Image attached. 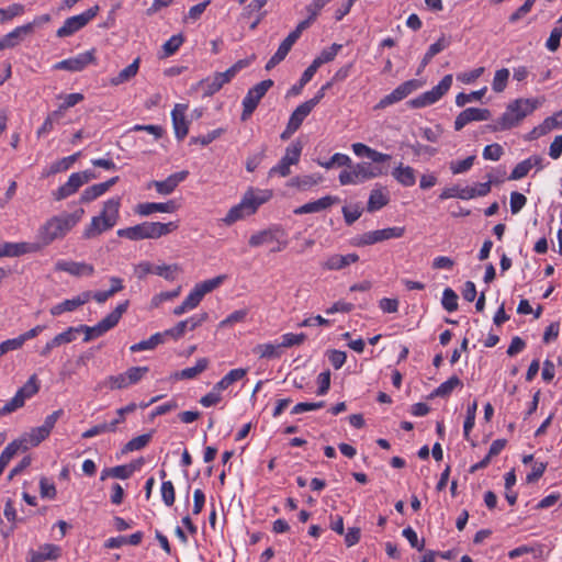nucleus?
<instances>
[{
  "instance_id": "e2e57ef3",
  "label": "nucleus",
  "mask_w": 562,
  "mask_h": 562,
  "mask_svg": "<svg viewBox=\"0 0 562 562\" xmlns=\"http://www.w3.org/2000/svg\"><path fill=\"white\" fill-rule=\"evenodd\" d=\"M531 169V160H522L515 166L513 171L510 172L508 179L509 180H519L528 175Z\"/></svg>"
},
{
  "instance_id": "39448f33",
  "label": "nucleus",
  "mask_w": 562,
  "mask_h": 562,
  "mask_svg": "<svg viewBox=\"0 0 562 562\" xmlns=\"http://www.w3.org/2000/svg\"><path fill=\"white\" fill-rule=\"evenodd\" d=\"M128 304V301H124L123 303L119 304L110 314H108L94 326L79 325L77 327H72L74 336L76 337V334L83 333L85 342L101 337L119 324L122 315L127 311Z\"/></svg>"
},
{
  "instance_id": "c03bdc74",
  "label": "nucleus",
  "mask_w": 562,
  "mask_h": 562,
  "mask_svg": "<svg viewBox=\"0 0 562 562\" xmlns=\"http://www.w3.org/2000/svg\"><path fill=\"white\" fill-rule=\"evenodd\" d=\"M225 279H226V276H224V274L217 276L215 278H212V279H209V280H205L203 282L195 284V288L199 290V292L204 297L205 294H207V293L212 292L213 290H215L216 288H218L225 281Z\"/></svg>"
},
{
  "instance_id": "6e6552de",
  "label": "nucleus",
  "mask_w": 562,
  "mask_h": 562,
  "mask_svg": "<svg viewBox=\"0 0 562 562\" xmlns=\"http://www.w3.org/2000/svg\"><path fill=\"white\" fill-rule=\"evenodd\" d=\"M451 85L452 75H446L431 90L426 91L409 100L407 104L413 109H420L431 105L440 100L449 91Z\"/></svg>"
},
{
  "instance_id": "5701e85b",
  "label": "nucleus",
  "mask_w": 562,
  "mask_h": 562,
  "mask_svg": "<svg viewBox=\"0 0 562 562\" xmlns=\"http://www.w3.org/2000/svg\"><path fill=\"white\" fill-rule=\"evenodd\" d=\"M29 554V562H45L48 560H57L60 557V548L56 544L46 543L40 547L38 550H31Z\"/></svg>"
},
{
  "instance_id": "9b49d317",
  "label": "nucleus",
  "mask_w": 562,
  "mask_h": 562,
  "mask_svg": "<svg viewBox=\"0 0 562 562\" xmlns=\"http://www.w3.org/2000/svg\"><path fill=\"white\" fill-rule=\"evenodd\" d=\"M302 150L303 145L301 142L296 140L291 143L286 147L284 156L269 170V176L279 175L280 177H288L291 173L290 167L300 161Z\"/></svg>"
},
{
  "instance_id": "a19ab883",
  "label": "nucleus",
  "mask_w": 562,
  "mask_h": 562,
  "mask_svg": "<svg viewBox=\"0 0 562 562\" xmlns=\"http://www.w3.org/2000/svg\"><path fill=\"white\" fill-rule=\"evenodd\" d=\"M292 44H290L288 41L283 40V42L279 45L278 50L276 54L267 61L266 69L271 70L277 65H279L289 54V52L292 48Z\"/></svg>"
},
{
  "instance_id": "1a4fd4ad",
  "label": "nucleus",
  "mask_w": 562,
  "mask_h": 562,
  "mask_svg": "<svg viewBox=\"0 0 562 562\" xmlns=\"http://www.w3.org/2000/svg\"><path fill=\"white\" fill-rule=\"evenodd\" d=\"M273 86V80L266 79L257 85H255L252 88H250L245 95L243 100V112L240 115V120L243 122L247 121L255 110L257 109L259 102L261 99L266 95L268 90Z\"/></svg>"
},
{
  "instance_id": "2f4dec72",
  "label": "nucleus",
  "mask_w": 562,
  "mask_h": 562,
  "mask_svg": "<svg viewBox=\"0 0 562 562\" xmlns=\"http://www.w3.org/2000/svg\"><path fill=\"white\" fill-rule=\"evenodd\" d=\"M31 26L30 25H21L15 27L10 33L5 34L1 37L2 43L5 48L15 47L23 38V36L30 34Z\"/></svg>"
},
{
  "instance_id": "8fccbe9b",
  "label": "nucleus",
  "mask_w": 562,
  "mask_h": 562,
  "mask_svg": "<svg viewBox=\"0 0 562 562\" xmlns=\"http://www.w3.org/2000/svg\"><path fill=\"white\" fill-rule=\"evenodd\" d=\"M180 272V268L178 265H162L155 267L154 273L165 278L168 281H173L178 273Z\"/></svg>"
},
{
  "instance_id": "c85d7f7f",
  "label": "nucleus",
  "mask_w": 562,
  "mask_h": 562,
  "mask_svg": "<svg viewBox=\"0 0 562 562\" xmlns=\"http://www.w3.org/2000/svg\"><path fill=\"white\" fill-rule=\"evenodd\" d=\"M139 63H140L139 57L134 59V61L132 64H130L127 67L122 69L116 76H114L110 79V85L116 87L122 83L128 82L131 79H133L137 75L138 69H139Z\"/></svg>"
},
{
  "instance_id": "7ed1b4c3",
  "label": "nucleus",
  "mask_w": 562,
  "mask_h": 562,
  "mask_svg": "<svg viewBox=\"0 0 562 562\" xmlns=\"http://www.w3.org/2000/svg\"><path fill=\"white\" fill-rule=\"evenodd\" d=\"M121 198H112L104 202L103 209L98 216H93L91 223L83 231L82 237L91 239L105 231L111 229L119 220Z\"/></svg>"
},
{
  "instance_id": "3c124183",
  "label": "nucleus",
  "mask_w": 562,
  "mask_h": 562,
  "mask_svg": "<svg viewBox=\"0 0 562 562\" xmlns=\"http://www.w3.org/2000/svg\"><path fill=\"white\" fill-rule=\"evenodd\" d=\"M79 156H80V151H78L74 155H70L68 157H65L60 160L55 161L50 166L49 173L54 175V173L69 169L70 166L78 159Z\"/></svg>"
},
{
  "instance_id": "dca6fc26",
  "label": "nucleus",
  "mask_w": 562,
  "mask_h": 562,
  "mask_svg": "<svg viewBox=\"0 0 562 562\" xmlns=\"http://www.w3.org/2000/svg\"><path fill=\"white\" fill-rule=\"evenodd\" d=\"M56 271L67 272L70 276L80 278V277H89L94 273V267L87 262H78L71 260H58L55 263Z\"/></svg>"
},
{
  "instance_id": "aec40b11",
  "label": "nucleus",
  "mask_w": 562,
  "mask_h": 562,
  "mask_svg": "<svg viewBox=\"0 0 562 562\" xmlns=\"http://www.w3.org/2000/svg\"><path fill=\"white\" fill-rule=\"evenodd\" d=\"M178 209L177 203L173 200L168 202L158 203V202H145L139 203L135 206V213L140 216H148L155 212L161 213H173Z\"/></svg>"
},
{
  "instance_id": "f8f14e48",
  "label": "nucleus",
  "mask_w": 562,
  "mask_h": 562,
  "mask_svg": "<svg viewBox=\"0 0 562 562\" xmlns=\"http://www.w3.org/2000/svg\"><path fill=\"white\" fill-rule=\"evenodd\" d=\"M100 8L99 5H94L85 12L70 16L65 20L63 26H60L56 35L58 37H67L83 29L95 15L98 14Z\"/></svg>"
},
{
  "instance_id": "bb28decb",
  "label": "nucleus",
  "mask_w": 562,
  "mask_h": 562,
  "mask_svg": "<svg viewBox=\"0 0 562 562\" xmlns=\"http://www.w3.org/2000/svg\"><path fill=\"white\" fill-rule=\"evenodd\" d=\"M82 186V181L80 180V177L78 173H72L68 178V181L60 186L53 194L55 200L60 201L72 193H75L80 187Z\"/></svg>"
},
{
  "instance_id": "603ef678",
  "label": "nucleus",
  "mask_w": 562,
  "mask_h": 562,
  "mask_svg": "<svg viewBox=\"0 0 562 562\" xmlns=\"http://www.w3.org/2000/svg\"><path fill=\"white\" fill-rule=\"evenodd\" d=\"M441 304L443 308L448 312L456 311L458 308L457 293L450 288L445 289L442 293Z\"/></svg>"
},
{
  "instance_id": "4c0bfd02",
  "label": "nucleus",
  "mask_w": 562,
  "mask_h": 562,
  "mask_svg": "<svg viewBox=\"0 0 562 562\" xmlns=\"http://www.w3.org/2000/svg\"><path fill=\"white\" fill-rule=\"evenodd\" d=\"M451 198H458L461 200H470L473 199V194L470 191V187L460 188L459 186H453L450 188H446L439 195L440 200H447Z\"/></svg>"
},
{
  "instance_id": "6e6d98bb",
  "label": "nucleus",
  "mask_w": 562,
  "mask_h": 562,
  "mask_svg": "<svg viewBox=\"0 0 562 562\" xmlns=\"http://www.w3.org/2000/svg\"><path fill=\"white\" fill-rule=\"evenodd\" d=\"M104 193H105V191H104L103 187L101 186V183L93 184V186L87 188L86 190H83V192L81 193V196H80V202L89 203V202L95 200L97 198L101 196Z\"/></svg>"
},
{
  "instance_id": "69168bd1",
  "label": "nucleus",
  "mask_w": 562,
  "mask_h": 562,
  "mask_svg": "<svg viewBox=\"0 0 562 562\" xmlns=\"http://www.w3.org/2000/svg\"><path fill=\"white\" fill-rule=\"evenodd\" d=\"M161 497L167 506H172L176 499L175 487L171 481H164L161 484Z\"/></svg>"
},
{
  "instance_id": "338daca9",
  "label": "nucleus",
  "mask_w": 562,
  "mask_h": 562,
  "mask_svg": "<svg viewBox=\"0 0 562 562\" xmlns=\"http://www.w3.org/2000/svg\"><path fill=\"white\" fill-rule=\"evenodd\" d=\"M149 371L148 367H132L126 372L128 385L135 384Z\"/></svg>"
},
{
  "instance_id": "4d7b16f0",
  "label": "nucleus",
  "mask_w": 562,
  "mask_h": 562,
  "mask_svg": "<svg viewBox=\"0 0 562 562\" xmlns=\"http://www.w3.org/2000/svg\"><path fill=\"white\" fill-rule=\"evenodd\" d=\"M24 13V5L20 3H13L5 9H0V22L12 20L14 16Z\"/></svg>"
},
{
  "instance_id": "e433bc0d",
  "label": "nucleus",
  "mask_w": 562,
  "mask_h": 562,
  "mask_svg": "<svg viewBox=\"0 0 562 562\" xmlns=\"http://www.w3.org/2000/svg\"><path fill=\"white\" fill-rule=\"evenodd\" d=\"M164 342H165L164 334L162 333H156V334L151 335L148 339L142 340V341L137 342V344H134L133 346H131L130 349H131L132 352H138V351H144V350H153L158 345L164 344Z\"/></svg>"
},
{
  "instance_id": "4be33fe9",
  "label": "nucleus",
  "mask_w": 562,
  "mask_h": 562,
  "mask_svg": "<svg viewBox=\"0 0 562 562\" xmlns=\"http://www.w3.org/2000/svg\"><path fill=\"white\" fill-rule=\"evenodd\" d=\"M188 175L189 172L187 170H182L170 175L162 181H153V184L158 193L168 195L175 191L180 182L187 179Z\"/></svg>"
},
{
  "instance_id": "473e14b6",
  "label": "nucleus",
  "mask_w": 562,
  "mask_h": 562,
  "mask_svg": "<svg viewBox=\"0 0 562 562\" xmlns=\"http://www.w3.org/2000/svg\"><path fill=\"white\" fill-rule=\"evenodd\" d=\"M50 432H48L43 426L32 428L30 432H26L22 440L24 442V450L31 447L38 446L42 441H44Z\"/></svg>"
},
{
  "instance_id": "bf43d9fd",
  "label": "nucleus",
  "mask_w": 562,
  "mask_h": 562,
  "mask_svg": "<svg viewBox=\"0 0 562 562\" xmlns=\"http://www.w3.org/2000/svg\"><path fill=\"white\" fill-rule=\"evenodd\" d=\"M183 41H184V37L182 36V34L172 35L162 45V49H164L165 56L173 55L179 49V47L182 45Z\"/></svg>"
},
{
  "instance_id": "f3484780",
  "label": "nucleus",
  "mask_w": 562,
  "mask_h": 562,
  "mask_svg": "<svg viewBox=\"0 0 562 562\" xmlns=\"http://www.w3.org/2000/svg\"><path fill=\"white\" fill-rule=\"evenodd\" d=\"M231 80L226 71L215 72L213 76L202 79L199 82V87L203 91V97H211L218 92L224 85L231 82Z\"/></svg>"
},
{
  "instance_id": "49530a36",
  "label": "nucleus",
  "mask_w": 562,
  "mask_h": 562,
  "mask_svg": "<svg viewBox=\"0 0 562 562\" xmlns=\"http://www.w3.org/2000/svg\"><path fill=\"white\" fill-rule=\"evenodd\" d=\"M509 70L507 68L498 69L494 75L492 89L497 93L503 92L507 86Z\"/></svg>"
},
{
  "instance_id": "20e7f679",
  "label": "nucleus",
  "mask_w": 562,
  "mask_h": 562,
  "mask_svg": "<svg viewBox=\"0 0 562 562\" xmlns=\"http://www.w3.org/2000/svg\"><path fill=\"white\" fill-rule=\"evenodd\" d=\"M270 198L271 192L269 191H260L259 193H256L252 189H249L243 196L241 201L228 211L226 216L223 218V222L226 225H232L246 216L255 214L258 207L266 203Z\"/></svg>"
},
{
  "instance_id": "a211bd4d",
  "label": "nucleus",
  "mask_w": 562,
  "mask_h": 562,
  "mask_svg": "<svg viewBox=\"0 0 562 562\" xmlns=\"http://www.w3.org/2000/svg\"><path fill=\"white\" fill-rule=\"evenodd\" d=\"M187 109V104L178 103L171 112L172 125L178 140H182L189 132V122L186 119Z\"/></svg>"
},
{
  "instance_id": "58836bf2",
  "label": "nucleus",
  "mask_w": 562,
  "mask_h": 562,
  "mask_svg": "<svg viewBox=\"0 0 562 562\" xmlns=\"http://www.w3.org/2000/svg\"><path fill=\"white\" fill-rule=\"evenodd\" d=\"M322 181V176L316 175H306V176H299L294 177L289 181V186L296 187L300 190H307L314 186H316L318 182Z\"/></svg>"
},
{
  "instance_id": "7c9ffc66",
  "label": "nucleus",
  "mask_w": 562,
  "mask_h": 562,
  "mask_svg": "<svg viewBox=\"0 0 562 562\" xmlns=\"http://www.w3.org/2000/svg\"><path fill=\"white\" fill-rule=\"evenodd\" d=\"M449 42L445 36H441L436 43L431 44L424 55L420 65L417 69V75H420L425 67L430 63V60L440 52H442L446 47H448Z\"/></svg>"
},
{
  "instance_id": "774afa93",
  "label": "nucleus",
  "mask_w": 562,
  "mask_h": 562,
  "mask_svg": "<svg viewBox=\"0 0 562 562\" xmlns=\"http://www.w3.org/2000/svg\"><path fill=\"white\" fill-rule=\"evenodd\" d=\"M136 470V467L134 464H123V465H116L114 468H111L112 471V477L126 480Z\"/></svg>"
},
{
  "instance_id": "a18cd8bd",
  "label": "nucleus",
  "mask_w": 562,
  "mask_h": 562,
  "mask_svg": "<svg viewBox=\"0 0 562 562\" xmlns=\"http://www.w3.org/2000/svg\"><path fill=\"white\" fill-rule=\"evenodd\" d=\"M276 239V233L273 229H265L257 234H254L249 238V245L251 247H258L263 245L265 243H269Z\"/></svg>"
},
{
  "instance_id": "37998d69",
  "label": "nucleus",
  "mask_w": 562,
  "mask_h": 562,
  "mask_svg": "<svg viewBox=\"0 0 562 562\" xmlns=\"http://www.w3.org/2000/svg\"><path fill=\"white\" fill-rule=\"evenodd\" d=\"M151 439V434H144L131 439L123 448V452H132L145 448Z\"/></svg>"
},
{
  "instance_id": "6ab92c4d",
  "label": "nucleus",
  "mask_w": 562,
  "mask_h": 562,
  "mask_svg": "<svg viewBox=\"0 0 562 562\" xmlns=\"http://www.w3.org/2000/svg\"><path fill=\"white\" fill-rule=\"evenodd\" d=\"M40 249L38 243H4L0 248V257H19Z\"/></svg>"
},
{
  "instance_id": "09e8293b",
  "label": "nucleus",
  "mask_w": 562,
  "mask_h": 562,
  "mask_svg": "<svg viewBox=\"0 0 562 562\" xmlns=\"http://www.w3.org/2000/svg\"><path fill=\"white\" fill-rule=\"evenodd\" d=\"M248 308H241L229 314L226 318H224L220 324V328L229 327L236 323H243L246 321V317L248 315Z\"/></svg>"
},
{
  "instance_id": "0e129e2a",
  "label": "nucleus",
  "mask_w": 562,
  "mask_h": 562,
  "mask_svg": "<svg viewBox=\"0 0 562 562\" xmlns=\"http://www.w3.org/2000/svg\"><path fill=\"white\" fill-rule=\"evenodd\" d=\"M225 132L224 128H216V130H213L211 131L210 133H207L206 135H203V136H196V137H191L190 139V143L191 144H201L202 146H207L209 144H211L213 140H215L216 138H218L223 133Z\"/></svg>"
},
{
  "instance_id": "4468645a",
  "label": "nucleus",
  "mask_w": 562,
  "mask_h": 562,
  "mask_svg": "<svg viewBox=\"0 0 562 562\" xmlns=\"http://www.w3.org/2000/svg\"><path fill=\"white\" fill-rule=\"evenodd\" d=\"M94 61V50H88L81 54H78L75 57L64 59L59 63H57L54 68L59 70H67V71H81L83 70L89 64Z\"/></svg>"
},
{
  "instance_id": "680f3d73",
  "label": "nucleus",
  "mask_w": 562,
  "mask_h": 562,
  "mask_svg": "<svg viewBox=\"0 0 562 562\" xmlns=\"http://www.w3.org/2000/svg\"><path fill=\"white\" fill-rule=\"evenodd\" d=\"M78 307H79V305H78L76 299L74 297V299H70V300H65L64 302L54 305L50 308V314L53 316H57V315H60V314H63L65 312H72V311H75Z\"/></svg>"
},
{
  "instance_id": "a878e982",
  "label": "nucleus",
  "mask_w": 562,
  "mask_h": 562,
  "mask_svg": "<svg viewBox=\"0 0 562 562\" xmlns=\"http://www.w3.org/2000/svg\"><path fill=\"white\" fill-rule=\"evenodd\" d=\"M75 340L72 327H68L65 331L56 335L52 340L47 341L41 350V356L47 357L50 351L64 344H69Z\"/></svg>"
},
{
  "instance_id": "f704fd0d",
  "label": "nucleus",
  "mask_w": 562,
  "mask_h": 562,
  "mask_svg": "<svg viewBox=\"0 0 562 562\" xmlns=\"http://www.w3.org/2000/svg\"><path fill=\"white\" fill-rule=\"evenodd\" d=\"M462 385V381L457 376L452 375L449 378L446 382L441 383L437 389H435L429 398L434 397H447L449 396L452 391Z\"/></svg>"
},
{
  "instance_id": "5fc2aeb1",
  "label": "nucleus",
  "mask_w": 562,
  "mask_h": 562,
  "mask_svg": "<svg viewBox=\"0 0 562 562\" xmlns=\"http://www.w3.org/2000/svg\"><path fill=\"white\" fill-rule=\"evenodd\" d=\"M475 160V156H469L463 160L451 161L449 167L453 175L464 173L471 169Z\"/></svg>"
},
{
  "instance_id": "864d4df0",
  "label": "nucleus",
  "mask_w": 562,
  "mask_h": 562,
  "mask_svg": "<svg viewBox=\"0 0 562 562\" xmlns=\"http://www.w3.org/2000/svg\"><path fill=\"white\" fill-rule=\"evenodd\" d=\"M342 45L334 43L330 47L323 49L315 60L318 61L321 66L329 63L335 59Z\"/></svg>"
},
{
  "instance_id": "72a5a7b5",
  "label": "nucleus",
  "mask_w": 562,
  "mask_h": 562,
  "mask_svg": "<svg viewBox=\"0 0 562 562\" xmlns=\"http://www.w3.org/2000/svg\"><path fill=\"white\" fill-rule=\"evenodd\" d=\"M209 367L207 358L198 359L194 367L186 368L175 374L177 379L190 380L196 378L199 374L204 372Z\"/></svg>"
},
{
  "instance_id": "de8ad7c7",
  "label": "nucleus",
  "mask_w": 562,
  "mask_h": 562,
  "mask_svg": "<svg viewBox=\"0 0 562 562\" xmlns=\"http://www.w3.org/2000/svg\"><path fill=\"white\" fill-rule=\"evenodd\" d=\"M486 90H487V88L484 87L477 91H472L471 93L460 92L456 97V104L458 106H464L467 103L481 100L483 98V95L485 94Z\"/></svg>"
},
{
  "instance_id": "393cba45",
  "label": "nucleus",
  "mask_w": 562,
  "mask_h": 562,
  "mask_svg": "<svg viewBox=\"0 0 562 562\" xmlns=\"http://www.w3.org/2000/svg\"><path fill=\"white\" fill-rule=\"evenodd\" d=\"M352 150L358 157L366 156L375 164H383L391 159L390 155L372 149L362 143L352 144Z\"/></svg>"
},
{
  "instance_id": "cd10ccee",
  "label": "nucleus",
  "mask_w": 562,
  "mask_h": 562,
  "mask_svg": "<svg viewBox=\"0 0 562 562\" xmlns=\"http://www.w3.org/2000/svg\"><path fill=\"white\" fill-rule=\"evenodd\" d=\"M389 202L390 198L385 188L373 189L368 200L367 210L368 212H375L387 205Z\"/></svg>"
},
{
  "instance_id": "ddd939ff",
  "label": "nucleus",
  "mask_w": 562,
  "mask_h": 562,
  "mask_svg": "<svg viewBox=\"0 0 562 562\" xmlns=\"http://www.w3.org/2000/svg\"><path fill=\"white\" fill-rule=\"evenodd\" d=\"M422 87H423V81H420L418 79L407 80V81L401 83L391 93L383 97L379 101V103L375 105V109H385L389 105L397 103Z\"/></svg>"
},
{
  "instance_id": "c756f323",
  "label": "nucleus",
  "mask_w": 562,
  "mask_h": 562,
  "mask_svg": "<svg viewBox=\"0 0 562 562\" xmlns=\"http://www.w3.org/2000/svg\"><path fill=\"white\" fill-rule=\"evenodd\" d=\"M393 178L404 187H413L416 182L415 170L411 166L400 164L392 171Z\"/></svg>"
},
{
  "instance_id": "79ce46f5",
  "label": "nucleus",
  "mask_w": 562,
  "mask_h": 562,
  "mask_svg": "<svg viewBox=\"0 0 562 562\" xmlns=\"http://www.w3.org/2000/svg\"><path fill=\"white\" fill-rule=\"evenodd\" d=\"M405 233L404 227H387L374 231L376 243L384 241L391 238H401Z\"/></svg>"
},
{
  "instance_id": "412c9836",
  "label": "nucleus",
  "mask_w": 562,
  "mask_h": 562,
  "mask_svg": "<svg viewBox=\"0 0 562 562\" xmlns=\"http://www.w3.org/2000/svg\"><path fill=\"white\" fill-rule=\"evenodd\" d=\"M339 202L337 196L326 195L316 201L305 203L294 210V214L302 215L308 213H317L323 210L330 207L331 205Z\"/></svg>"
},
{
  "instance_id": "0eeeda50",
  "label": "nucleus",
  "mask_w": 562,
  "mask_h": 562,
  "mask_svg": "<svg viewBox=\"0 0 562 562\" xmlns=\"http://www.w3.org/2000/svg\"><path fill=\"white\" fill-rule=\"evenodd\" d=\"M70 229L71 227L63 214L50 217L37 232V243L41 245V249L50 245L56 239L64 238Z\"/></svg>"
},
{
  "instance_id": "c9c22d12",
  "label": "nucleus",
  "mask_w": 562,
  "mask_h": 562,
  "mask_svg": "<svg viewBox=\"0 0 562 562\" xmlns=\"http://www.w3.org/2000/svg\"><path fill=\"white\" fill-rule=\"evenodd\" d=\"M561 124L558 121L557 116H549L547 117L540 125L536 126L528 135V139H536L547 133H549L551 130L560 127Z\"/></svg>"
},
{
  "instance_id": "423d86ee",
  "label": "nucleus",
  "mask_w": 562,
  "mask_h": 562,
  "mask_svg": "<svg viewBox=\"0 0 562 562\" xmlns=\"http://www.w3.org/2000/svg\"><path fill=\"white\" fill-rule=\"evenodd\" d=\"M386 173V167L373 166L371 162H360L355 165L351 170H342L339 175V182L342 186L357 184Z\"/></svg>"
},
{
  "instance_id": "ea45409f",
  "label": "nucleus",
  "mask_w": 562,
  "mask_h": 562,
  "mask_svg": "<svg viewBox=\"0 0 562 562\" xmlns=\"http://www.w3.org/2000/svg\"><path fill=\"white\" fill-rule=\"evenodd\" d=\"M254 352L260 358L274 359L281 356L282 350L280 345L261 344L255 347Z\"/></svg>"
},
{
  "instance_id": "f03ea898",
  "label": "nucleus",
  "mask_w": 562,
  "mask_h": 562,
  "mask_svg": "<svg viewBox=\"0 0 562 562\" xmlns=\"http://www.w3.org/2000/svg\"><path fill=\"white\" fill-rule=\"evenodd\" d=\"M178 227V222H143L135 226L119 229L117 235L130 240L157 239L175 232Z\"/></svg>"
},
{
  "instance_id": "2eb2a0df",
  "label": "nucleus",
  "mask_w": 562,
  "mask_h": 562,
  "mask_svg": "<svg viewBox=\"0 0 562 562\" xmlns=\"http://www.w3.org/2000/svg\"><path fill=\"white\" fill-rule=\"evenodd\" d=\"M492 114L488 109L468 108L460 112L454 121V130L461 131L467 124L474 121H487Z\"/></svg>"
},
{
  "instance_id": "b1692460",
  "label": "nucleus",
  "mask_w": 562,
  "mask_h": 562,
  "mask_svg": "<svg viewBox=\"0 0 562 562\" xmlns=\"http://www.w3.org/2000/svg\"><path fill=\"white\" fill-rule=\"evenodd\" d=\"M358 260L359 256L357 254H348L345 256L335 254L329 256L327 260L322 263V267L326 270H340Z\"/></svg>"
},
{
  "instance_id": "052dcab7",
  "label": "nucleus",
  "mask_w": 562,
  "mask_h": 562,
  "mask_svg": "<svg viewBox=\"0 0 562 562\" xmlns=\"http://www.w3.org/2000/svg\"><path fill=\"white\" fill-rule=\"evenodd\" d=\"M305 339H306V335L303 333H301V334L288 333L282 336V342L279 345L281 346V350H282L283 348L299 346V345L303 344L305 341Z\"/></svg>"
},
{
  "instance_id": "13d9d810",
  "label": "nucleus",
  "mask_w": 562,
  "mask_h": 562,
  "mask_svg": "<svg viewBox=\"0 0 562 562\" xmlns=\"http://www.w3.org/2000/svg\"><path fill=\"white\" fill-rule=\"evenodd\" d=\"M476 408H477L476 402H473L471 405L468 406L467 416H465V420L463 424V432H464L465 439H468L470 431L474 427Z\"/></svg>"
},
{
  "instance_id": "f257e3e1",
  "label": "nucleus",
  "mask_w": 562,
  "mask_h": 562,
  "mask_svg": "<svg viewBox=\"0 0 562 562\" xmlns=\"http://www.w3.org/2000/svg\"><path fill=\"white\" fill-rule=\"evenodd\" d=\"M544 102V98H519L508 103L506 111L494 125H488L491 131H507L520 124Z\"/></svg>"
},
{
  "instance_id": "9d476101",
  "label": "nucleus",
  "mask_w": 562,
  "mask_h": 562,
  "mask_svg": "<svg viewBox=\"0 0 562 562\" xmlns=\"http://www.w3.org/2000/svg\"><path fill=\"white\" fill-rule=\"evenodd\" d=\"M40 390L37 378L35 374L31 375L26 383L18 390L15 395L0 408V416L8 415L24 405L26 398L36 394Z\"/></svg>"
}]
</instances>
